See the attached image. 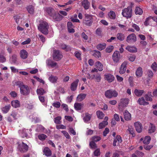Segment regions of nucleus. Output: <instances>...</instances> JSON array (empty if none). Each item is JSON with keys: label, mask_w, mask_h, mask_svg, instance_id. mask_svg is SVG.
<instances>
[{"label": "nucleus", "mask_w": 157, "mask_h": 157, "mask_svg": "<svg viewBox=\"0 0 157 157\" xmlns=\"http://www.w3.org/2000/svg\"><path fill=\"white\" fill-rule=\"evenodd\" d=\"M49 25L45 20H40L38 25V29L43 34L47 35L48 34Z\"/></svg>", "instance_id": "obj_1"}, {"label": "nucleus", "mask_w": 157, "mask_h": 157, "mask_svg": "<svg viewBox=\"0 0 157 157\" xmlns=\"http://www.w3.org/2000/svg\"><path fill=\"white\" fill-rule=\"evenodd\" d=\"M83 20V23L84 25L88 26H90L93 23V18L95 16L92 15L85 14Z\"/></svg>", "instance_id": "obj_2"}, {"label": "nucleus", "mask_w": 157, "mask_h": 157, "mask_svg": "<svg viewBox=\"0 0 157 157\" xmlns=\"http://www.w3.org/2000/svg\"><path fill=\"white\" fill-rule=\"evenodd\" d=\"M105 95L107 98H111L117 97L118 93L115 90L110 89L105 91Z\"/></svg>", "instance_id": "obj_3"}, {"label": "nucleus", "mask_w": 157, "mask_h": 157, "mask_svg": "<svg viewBox=\"0 0 157 157\" xmlns=\"http://www.w3.org/2000/svg\"><path fill=\"white\" fill-rule=\"evenodd\" d=\"M132 8L128 6L127 8H125L122 10V14L123 17L127 18H130L132 17Z\"/></svg>", "instance_id": "obj_4"}, {"label": "nucleus", "mask_w": 157, "mask_h": 157, "mask_svg": "<svg viewBox=\"0 0 157 157\" xmlns=\"http://www.w3.org/2000/svg\"><path fill=\"white\" fill-rule=\"evenodd\" d=\"M18 144V148L21 152H25L28 150L29 147L26 144L23 142L21 143H17Z\"/></svg>", "instance_id": "obj_5"}, {"label": "nucleus", "mask_w": 157, "mask_h": 157, "mask_svg": "<svg viewBox=\"0 0 157 157\" xmlns=\"http://www.w3.org/2000/svg\"><path fill=\"white\" fill-rule=\"evenodd\" d=\"M52 56L53 59L56 61L59 60L63 57L61 53L59 50H54Z\"/></svg>", "instance_id": "obj_6"}, {"label": "nucleus", "mask_w": 157, "mask_h": 157, "mask_svg": "<svg viewBox=\"0 0 157 157\" xmlns=\"http://www.w3.org/2000/svg\"><path fill=\"white\" fill-rule=\"evenodd\" d=\"M136 40V36L135 34L132 33L129 35L127 37L126 41L129 43H134Z\"/></svg>", "instance_id": "obj_7"}, {"label": "nucleus", "mask_w": 157, "mask_h": 157, "mask_svg": "<svg viewBox=\"0 0 157 157\" xmlns=\"http://www.w3.org/2000/svg\"><path fill=\"white\" fill-rule=\"evenodd\" d=\"M20 92L21 94L26 96L29 94L30 90L27 85H25L23 87H21Z\"/></svg>", "instance_id": "obj_8"}, {"label": "nucleus", "mask_w": 157, "mask_h": 157, "mask_svg": "<svg viewBox=\"0 0 157 157\" xmlns=\"http://www.w3.org/2000/svg\"><path fill=\"white\" fill-rule=\"evenodd\" d=\"M51 17L54 21H59L62 19L63 16L61 15L58 12H56Z\"/></svg>", "instance_id": "obj_9"}, {"label": "nucleus", "mask_w": 157, "mask_h": 157, "mask_svg": "<svg viewBox=\"0 0 157 157\" xmlns=\"http://www.w3.org/2000/svg\"><path fill=\"white\" fill-rule=\"evenodd\" d=\"M129 99L128 98H123L121 99L120 103L119 104V106L120 108L121 107H126L128 104Z\"/></svg>", "instance_id": "obj_10"}, {"label": "nucleus", "mask_w": 157, "mask_h": 157, "mask_svg": "<svg viewBox=\"0 0 157 157\" xmlns=\"http://www.w3.org/2000/svg\"><path fill=\"white\" fill-rule=\"evenodd\" d=\"M122 141L121 137L120 136L117 135L114 140L113 145L114 146L119 145Z\"/></svg>", "instance_id": "obj_11"}, {"label": "nucleus", "mask_w": 157, "mask_h": 157, "mask_svg": "<svg viewBox=\"0 0 157 157\" xmlns=\"http://www.w3.org/2000/svg\"><path fill=\"white\" fill-rule=\"evenodd\" d=\"M127 62L126 61L124 62L121 65L120 68L119 73L121 74H122L124 73L126 70L127 67L126 66L127 65Z\"/></svg>", "instance_id": "obj_12"}, {"label": "nucleus", "mask_w": 157, "mask_h": 157, "mask_svg": "<svg viewBox=\"0 0 157 157\" xmlns=\"http://www.w3.org/2000/svg\"><path fill=\"white\" fill-rule=\"evenodd\" d=\"M134 126L136 131L140 133L142 131L143 127L141 123L139 122H136L134 123Z\"/></svg>", "instance_id": "obj_13"}, {"label": "nucleus", "mask_w": 157, "mask_h": 157, "mask_svg": "<svg viewBox=\"0 0 157 157\" xmlns=\"http://www.w3.org/2000/svg\"><path fill=\"white\" fill-rule=\"evenodd\" d=\"M112 57L113 61L115 62H117L120 58L119 52L118 51H115Z\"/></svg>", "instance_id": "obj_14"}, {"label": "nucleus", "mask_w": 157, "mask_h": 157, "mask_svg": "<svg viewBox=\"0 0 157 157\" xmlns=\"http://www.w3.org/2000/svg\"><path fill=\"white\" fill-rule=\"evenodd\" d=\"M125 49L131 53H134L137 52V48L134 46H128L126 47Z\"/></svg>", "instance_id": "obj_15"}, {"label": "nucleus", "mask_w": 157, "mask_h": 157, "mask_svg": "<svg viewBox=\"0 0 157 157\" xmlns=\"http://www.w3.org/2000/svg\"><path fill=\"white\" fill-rule=\"evenodd\" d=\"M45 10L48 14L52 17L56 12L54 9L52 7H48Z\"/></svg>", "instance_id": "obj_16"}, {"label": "nucleus", "mask_w": 157, "mask_h": 157, "mask_svg": "<svg viewBox=\"0 0 157 157\" xmlns=\"http://www.w3.org/2000/svg\"><path fill=\"white\" fill-rule=\"evenodd\" d=\"M81 4L82 6L86 10L88 9L90 6V3L88 0H84L81 2Z\"/></svg>", "instance_id": "obj_17"}, {"label": "nucleus", "mask_w": 157, "mask_h": 157, "mask_svg": "<svg viewBox=\"0 0 157 157\" xmlns=\"http://www.w3.org/2000/svg\"><path fill=\"white\" fill-rule=\"evenodd\" d=\"M78 82L79 80L77 79L71 84V90L74 91L76 90Z\"/></svg>", "instance_id": "obj_18"}, {"label": "nucleus", "mask_w": 157, "mask_h": 157, "mask_svg": "<svg viewBox=\"0 0 157 157\" xmlns=\"http://www.w3.org/2000/svg\"><path fill=\"white\" fill-rule=\"evenodd\" d=\"M105 80H107L109 82H113L114 79V76L111 74H107L105 75Z\"/></svg>", "instance_id": "obj_19"}, {"label": "nucleus", "mask_w": 157, "mask_h": 157, "mask_svg": "<svg viewBox=\"0 0 157 157\" xmlns=\"http://www.w3.org/2000/svg\"><path fill=\"white\" fill-rule=\"evenodd\" d=\"M20 55V57L22 59H25L27 58L28 54L25 50L23 49L21 51Z\"/></svg>", "instance_id": "obj_20"}, {"label": "nucleus", "mask_w": 157, "mask_h": 157, "mask_svg": "<svg viewBox=\"0 0 157 157\" xmlns=\"http://www.w3.org/2000/svg\"><path fill=\"white\" fill-rule=\"evenodd\" d=\"M28 129H24L22 130H19V133L22 137L24 138L25 137H27L28 136L27 132H28Z\"/></svg>", "instance_id": "obj_21"}, {"label": "nucleus", "mask_w": 157, "mask_h": 157, "mask_svg": "<svg viewBox=\"0 0 157 157\" xmlns=\"http://www.w3.org/2000/svg\"><path fill=\"white\" fill-rule=\"evenodd\" d=\"M124 118L126 121H129L131 120V115L130 113L127 110L125 111L124 113Z\"/></svg>", "instance_id": "obj_22"}, {"label": "nucleus", "mask_w": 157, "mask_h": 157, "mask_svg": "<svg viewBox=\"0 0 157 157\" xmlns=\"http://www.w3.org/2000/svg\"><path fill=\"white\" fill-rule=\"evenodd\" d=\"M138 102L140 105H147L149 103L145 101L144 97H142L138 99Z\"/></svg>", "instance_id": "obj_23"}, {"label": "nucleus", "mask_w": 157, "mask_h": 157, "mask_svg": "<svg viewBox=\"0 0 157 157\" xmlns=\"http://www.w3.org/2000/svg\"><path fill=\"white\" fill-rule=\"evenodd\" d=\"M43 152L47 156H50L52 155L51 151L48 147H47L44 148Z\"/></svg>", "instance_id": "obj_24"}, {"label": "nucleus", "mask_w": 157, "mask_h": 157, "mask_svg": "<svg viewBox=\"0 0 157 157\" xmlns=\"http://www.w3.org/2000/svg\"><path fill=\"white\" fill-rule=\"evenodd\" d=\"M142 68L140 67H138L136 72V75L137 77H141L142 75Z\"/></svg>", "instance_id": "obj_25"}, {"label": "nucleus", "mask_w": 157, "mask_h": 157, "mask_svg": "<svg viewBox=\"0 0 157 157\" xmlns=\"http://www.w3.org/2000/svg\"><path fill=\"white\" fill-rule=\"evenodd\" d=\"M92 78L93 79H95V81L97 82H100L101 79L100 75L98 73L93 75Z\"/></svg>", "instance_id": "obj_26"}, {"label": "nucleus", "mask_w": 157, "mask_h": 157, "mask_svg": "<svg viewBox=\"0 0 157 157\" xmlns=\"http://www.w3.org/2000/svg\"><path fill=\"white\" fill-rule=\"evenodd\" d=\"M155 130V126L151 123H150L149 125V129L148 130V132L150 133L154 132Z\"/></svg>", "instance_id": "obj_27"}, {"label": "nucleus", "mask_w": 157, "mask_h": 157, "mask_svg": "<svg viewBox=\"0 0 157 157\" xmlns=\"http://www.w3.org/2000/svg\"><path fill=\"white\" fill-rule=\"evenodd\" d=\"M83 104H82L81 103H75L74 104V107L76 110H80L83 107Z\"/></svg>", "instance_id": "obj_28"}, {"label": "nucleus", "mask_w": 157, "mask_h": 157, "mask_svg": "<svg viewBox=\"0 0 157 157\" xmlns=\"http://www.w3.org/2000/svg\"><path fill=\"white\" fill-rule=\"evenodd\" d=\"M58 79V78L56 76H54L52 75H51L48 78V79L49 81L52 83H56Z\"/></svg>", "instance_id": "obj_29"}, {"label": "nucleus", "mask_w": 157, "mask_h": 157, "mask_svg": "<svg viewBox=\"0 0 157 157\" xmlns=\"http://www.w3.org/2000/svg\"><path fill=\"white\" fill-rule=\"evenodd\" d=\"M144 92V90L136 89L134 90V92L135 94L137 96L140 97L142 95Z\"/></svg>", "instance_id": "obj_30"}, {"label": "nucleus", "mask_w": 157, "mask_h": 157, "mask_svg": "<svg viewBox=\"0 0 157 157\" xmlns=\"http://www.w3.org/2000/svg\"><path fill=\"white\" fill-rule=\"evenodd\" d=\"M86 96V94H80L78 95L77 99L78 101H81L85 98Z\"/></svg>", "instance_id": "obj_31"}, {"label": "nucleus", "mask_w": 157, "mask_h": 157, "mask_svg": "<svg viewBox=\"0 0 157 157\" xmlns=\"http://www.w3.org/2000/svg\"><path fill=\"white\" fill-rule=\"evenodd\" d=\"M96 67L98 69V71H101L103 70V65L99 62L97 61L95 63Z\"/></svg>", "instance_id": "obj_32"}, {"label": "nucleus", "mask_w": 157, "mask_h": 157, "mask_svg": "<svg viewBox=\"0 0 157 157\" xmlns=\"http://www.w3.org/2000/svg\"><path fill=\"white\" fill-rule=\"evenodd\" d=\"M91 117V115H90L88 113H85V116L84 117L83 119L85 122H87L90 120Z\"/></svg>", "instance_id": "obj_33"}, {"label": "nucleus", "mask_w": 157, "mask_h": 157, "mask_svg": "<svg viewBox=\"0 0 157 157\" xmlns=\"http://www.w3.org/2000/svg\"><path fill=\"white\" fill-rule=\"evenodd\" d=\"M106 46V44L103 43L102 44H99L97 46V48L99 50L101 51L105 49Z\"/></svg>", "instance_id": "obj_34"}, {"label": "nucleus", "mask_w": 157, "mask_h": 157, "mask_svg": "<svg viewBox=\"0 0 157 157\" xmlns=\"http://www.w3.org/2000/svg\"><path fill=\"white\" fill-rule=\"evenodd\" d=\"M11 104L12 106L15 108H17L20 106L19 102L17 100L12 101Z\"/></svg>", "instance_id": "obj_35"}, {"label": "nucleus", "mask_w": 157, "mask_h": 157, "mask_svg": "<svg viewBox=\"0 0 157 157\" xmlns=\"http://www.w3.org/2000/svg\"><path fill=\"white\" fill-rule=\"evenodd\" d=\"M135 12L136 15H141L143 13V11L139 7H136L135 9Z\"/></svg>", "instance_id": "obj_36"}, {"label": "nucleus", "mask_w": 157, "mask_h": 157, "mask_svg": "<svg viewBox=\"0 0 157 157\" xmlns=\"http://www.w3.org/2000/svg\"><path fill=\"white\" fill-rule=\"evenodd\" d=\"M117 39L121 41L123 40L124 39V34L119 33L117 35Z\"/></svg>", "instance_id": "obj_37"}, {"label": "nucleus", "mask_w": 157, "mask_h": 157, "mask_svg": "<svg viewBox=\"0 0 157 157\" xmlns=\"http://www.w3.org/2000/svg\"><path fill=\"white\" fill-rule=\"evenodd\" d=\"M27 10L28 12L31 14H33L34 12V7L32 5L28 6L27 8Z\"/></svg>", "instance_id": "obj_38"}, {"label": "nucleus", "mask_w": 157, "mask_h": 157, "mask_svg": "<svg viewBox=\"0 0 157 157\" xmlns=\"http://www.w3.org/2000/svg\"><path fill=\"white\" fill-rule=\"evenodd\" d=\"M108 124V122L106 121H103L99 124V128L101 129L105 127Z\"/></svg>", "instance_id": "obj_39"}, {"label": "nucleus", "mask_w": 157, "mask_h": 157, "mask_svg": "<svg viewBox=\"0 0 157 157\" xmlns=\"http://www.w3.org/2000/svg\"><path fill=\"white\" fill-rule=\"evenodd\" d=\"M94 53L93 56H94L96 58H99L101 56V52L97 50H94L93 51Z\"/></svg>", "instance_id": "obj_40"}, {"label": "nucleus", "mask_w": 157, "mask_h": 157, "mask_svg": "<svg viewBox=\"0 0 157 157\" xmlns=\"http://www.w3.org/2000/svg\"><path fill=\"white\" fill-rule=\"evenodd\" d=\"M47 63L48 65L52 67H55L57 64L55 62L51 60H48Z\"/></svg>", "instance_id": "obj_41"}, {"label": "nucleus", "mask_w": 157, "mask_h": 157, "mask_svg": "<svg viewBox=\"0 0 157 157\" xmlns=\"http://www.w3.org/2000/svg\"><path fill=\"white\" fill-rule=\"evenodd\" d=\"M151 139V137L149 136H146L143 141V143L146 144H148L150 143Z\"/></svg>", "instance_id": "obj_42"}, {"label": "nucleus", "mask_w": 157, "mask_h": 157, "mask_svg": "<svg viewBox=\"0 0 157 157\" xmlns=\"http://www.w3.org/2000/svg\"><path fill=\"white\" fill-rule=\"evenodd\" d=\"M61 47L62 49L65 50L66 51H69L71 49L70 47L66 45L65 44H61Z\"/></svg>", "instance_id": "obj_43"}, {"label": "nucleus", "mask_w": 157, "mask_h": 157, "mask_svg": "<svg viewBox=\"0 0 157 157\" xmlns=\"http://www.w3.org/2000/svg\"><path fill=\"white\" fill-rule=\"evenodd\" d=\"M108 15L111 19H114L116 17V15L115 12L113 11H110L108 14Z\"/></svg>", "instance_id": "obj_44"}, {"label": "nucleus", "mask_w": 157, "mask_h": 157, "mask_svg": "<svg viewBox=\"0 0 157 157\" xmlns=\"http://www.w3.org/2000/svg\"><path fill=\"white\" fill-rule=\"evenodd\" d=\"M10 106L8 105L5 106L2 108V111L4 113H7L10 109Z\"/></svg>", "instance_id": "obj_45"}, {"label": "nucleus", "mask_w": 157, "mask_h": 157, "mask_svg": "<svg viewBox=\"0 0 157 157\" xmlns=\"http://www.w3.org/2000/svg\"><path fill=\"white\" fill-rule=\"evenodd\" d=\"M96 113L98 118L100 119H102L104 116V113L100 111H97Z\"/></svg>", "instance_id": "obj_46"}, {"label": "nucleus", "mask_w": 157, "mask_h": 157, "mask_svg": "<svg viewBox=\"0 0 157 157\" xmlns=\"http://www.w3.org/2000/svg\"><path fill=\"white\" fill-rule=\"evenodd\" d=\"M37 93L38 94L43 95L46 93L45 91L42 88L37 89L36 90Z\"/></svg>", "instance_id": "obj_47"}, {"label": "nucleus", "mask_w": 157, "mask_h": 157, "mask_svg": "<svg viewBox=\"0 0 157 157\" xmlns=\"http://www.w3.org/2000/svg\"><path fill=\"white\" fill-rule=\"evenodd\" d=\"M89 145L90 148L92 149H95L97 147L96 144L93 141H91L90 142Z\"/></svg>", "instance_id": "obj_48"}, {"label": "nucleus", "mask_w": 157, "mask_h": 157, "mask_svg": "<svg viewBox=\"0 0 157 157\" xmlns=\"http://www.w3.org/2000/svg\"><path fill=\"white\" fill-rule=\"evenodd\" d=\"M151 16H149L148 17L146 18V19L144 22V25L145 26H147L148 25H150V22H151L150 20Z\"/></svg>", "instance_id": "obj_49"}, {"label": "nucleus", "mask_w": 157, "mask_h": 157, "mask_svg": "<svg viewBox=\"0 0 157 157\" xmlns=\"http://www.w3.org/2000/svg\"><path fill=\"white\" fill-rule=\"evenodd\" d=\"M147 75L148 78L150 79L153 77V73L151 71L148 70L147 71Z\"/></svg>", "instance_id": "obj_50"}, {"label": "nucleus", "mask_w": 157, "mask_h": 157, "mask_svg": "<svg viewBox=\"0 0 157 157\" xmlns=\"http://www.w3.org/2000/svg\"><path fill=\"white\" fill-rule=\"evenodd\" d=\"M101 139V138L98 136H94L92 137V141H93L94 142L100 141Z\"/></svg>", "instance_id": "obj_51"}, {"label": "nucleus", "mask_w": 157, "mask_h": 157, "mask_svg": "<svg viewBox=\"0 0 157 157\" xmlns=\"http://www.w3.org/2000/svg\"><path fill=\"white\" fill-rule=\"evenodd\" d=\"M47 136L45 134H41L39 135L38 137L39 140H43L47 138Z\"/></svg>", "instance_id": "obj_52"}, {"label": "nucleus", "mask_w": 157, "mask_h": 157, "mask_svg": "<svg viewBox=\"0 0 157 157\" xmlns=\"http://www.w3.org/2000/svg\"><path fill=\"white\" fill-rule=\"evenodd\" d=\"M127 131H128L129 132V133L132 135L133 136L134 135H135L134 129L131 126H129L128 127Z\"/></svg>", "instance_id": "obj_53"}, {"label": "nucleus", "mask_w": 157, "mask_h": 157, "mask_svg": "<svg viewBox=\"0 0 157 157\" xmlns=\"http://www.w3.org/2000/svg\"><path fill=\"white\" fill-rule=\"evenodd\" d=\"M61 117H60L59 116L56 117L54 119L55 123L56 124H60L61 123L60 120Z\"/></svg>", "instance_id": "obj_54"}, {"label": "nucleus", "mask_w": 157, "mask_h": 157, "mask_svg": "<svg viewBox=\"0 0 157 157\" xmlns=\"http://www.w3.org/2000/svg\"><path fill=\"white\" fill-rule=\"evenodd\" d=\"M6 60L5 56L2 54H0V62L3 63L6 62Z\"/></svg>", "instance_id": "obj_55"}, {"label": "nucleus", "mask_w": 157, "mask_h": 157, "mask_svg": "<svg viewBox=\"0 0 157 157\" xmlns=\"http://www.w3.org/2000/svg\"><path fill=\"white\" fill-rule=\"evenodd\" d=\"M16 85L18 86L21 89V87H23L25 85H24L22 82L20 81H17L16 82Z\"/></svg>", "instance_id": "obj_56"}, {"label": "nucleus", "mask_w": 157, "mask_h": 157, "mask_svg": "<svg viewBox=\"0 0 157 157\" xmlns=\"http://www.w3.org/2000/svg\"><path fill=\"white\" fill-rule=\"evenodd\" d=\"M94 154L95 156H99L101 154L100 149L99 148L97 149L94 151Z\"/></svg>", "instance_id": "obj_57"}, {"label": "nucleus", "mask_w": 157, "mask_h": 157, "mask_svg": "<svg viewBox=\"0 0 157 157\" xmlns=\"http://www.w3.org/2000/svg\"><path fill=\"white\" fill-rule=\"evenodd\" d=\"M10 115L11 116H12V117L15 120L17 119L18 117L17 113L15 111H13L11 114Z\"/></svg>", "instance_id": "obj_58"}, {"label": "nucleus", "mask_w": 157, "mask_h": 157, "mask_svg": "<svg viewBox=\"0 0 157 157\" xmlns=\"http://www.w3.org/2000/svg\"><path fill=\"white\" fill-rule=\"evenodd\" d=\"M114 48V47L113 46H110L107 47L106 49V51L108 53H110L113 50Z\"/></svg>", "instance_id": "obj_59"}, {"label": "nucleus", "mask_w": 157, "mask_h": 157, "mask_svg": "<svg viewBox=\"0 0 157 157\" xmlns=\"http://www.w3.org/2000/svg\"><path fill=\"white\" fill-rule=\"evenodd\" d=\"M17 56L16 55H13L11 58L10 60L12 63H15L17 61Z\"/></svg>", "instance_id": "obj_60"}, {"label": "nucleus", "mask_w": 157, "mask_h": 157, "mask_svg": "<svg viewBox=\"0 0 157 157\" xmlns=\"http://www.w3.org/2000/svg\"><path fill=\"white\" fill-rule=\"evenodd\" d=\"M136 58V56L134 55H131L128 57V59L131 62H133Z\"/></svg>", "instance_id": "obj_61"}, {"label": "nucleus", "mask_w": 157, "mask_h": 157, "mask_svg": "<svg viewBox=\"0 0 157 157\" xmlns=\"http://www.w3.org/2000/svg\"><path fill=\"white\" fill-rule=\"evenodd\" d=\"M151 68L154 71L157 70V64L155 62H154L151 65Z\"/></svg>", "instance_id": "obj_62"}, {"label": "nucleus", "mask_w": 157, "mask_h": 157, "mask_svg": "<svg viewBox=\"0 0 157 157\" xmlns=\"http://www.w3.org/2000/svg\"><path fill=\"white\" fill-rule=\"evenodd\" d=\"M151 94V92H150L148 93V94L145 95V99L147 101H151L152 100V98L149 96H150Z\"/></svg>", "instance_id": "obj_63"}, {"label": "nucleus", "mask_w": 157, "mask_h": 157, "mask_svg": "<svg viewBox=\"0 0 157 157\" xmlns=\"http://www.w3.org/2000/svg\"><path fill=\"white\" fill-rule=\"evenodd\" d=\"M132 26L137 31H139L140 30L139 26L135 24L132 23Z\"/></svg>", "instance_id": "obj_64"}]
</instances>
